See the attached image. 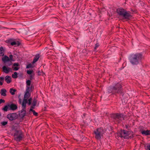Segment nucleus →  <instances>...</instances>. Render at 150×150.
Masks as SVG:
<instances>
[{
  "instance_id": "1",
  "label": "nucleus",
  "mask_w": 150,
  "mask_h": 150,
  "mask_svg": "<svg viewBox=\"0 0 150 150\" xmlns=\"http://www.w3.org/2000/svg\"><path fill=\"white\" fill-rule=\"evenodd\" d=\"M142 56L140 53L132 54L129 56V59L130 62L133 65H137L141 61Z\"/></svg>"
},
{
  "instance_id": "2",
  "label": "nucleus",
  "mask_w": 150,
  "mask_h": 150,
  "mask_svg": "<svg viewBox=\"0 0 150 150\" xmlns=\"http://www.w3.org/2000/svg\"><path fill=\"white\" fill-rule=\"evenodd\" d=\"M117 12L118 14L122 16L125 19H129L131 16L129 12L126 11L123 9H117Z\"/></svg>"
},
{
  "instance_id": "3",
  "label": "nucleus",
  "mask_w": 150,
  "mask_h": 150,
  "mask_svg": "<svg viewBox=\"0 0 150 150\" xmlns=\"http://www.w3.org/2000/svg\"><path fill=\"white\" fill-rule=\"evenodd\" d=\"M122 87L121 83H120L115 82L114 83L113 86L110 87V90L112 91H115L118 92Z\"/></svg>"
},
{
  "instance_id": "4",
  "label": "nucleus",
  "mask_w": 150,
  "mask_h": 150,
  "mask_svg": "<svg viewBox=\"0 0 150 150\" xmlns=\"http://www.w3.org/2000/svg\"><path fill=\"white\" fill-rule=\"evenodd\" d=\"M104 131L102 128H98L95 130L94 133L95 134V137L98 139H100L104 133Z\"/></svg>"
},
{
  "instance_id": "5",
  "label": "nucleus",
  "mask_w": 150,
  "mask_h": 150,
  "mask_svg": "<svg viewBox=\"0 0 150 150\" xmlns=\"http://www.w3.org/2000/svg\"><path fill=\"white\" fill-rule=\"evenodd\" d=\"M131 132L125 130H121L119 136L121 137H124L125 139H127L131 137L129 135Z\"/></svg>"
},
{
  "instance_id": "6",
  "label": "nucleus",
  "mask_w": 150,
  "mask_h": 150,
  "mask_svg": "<svg viewBox=\"0 0 150 150\" xmlns=\"http://www.w3.org/2000/svg\"><path fill=\"white\" fill-rule=\"evenodd\" d=\"M112 116L114 119L115 121L117 122L118 123L120 122L124 119L123 115L122 114H114Z\"/></svg>"
},
{
  "instance_id": "7",
  "label": "nucleus",
  "mask_w": 150,
  "mask_h": 150,
  "mask_svg": "<svg viewBox=\"0 0 150 150\" xmlns=\"http://www.w3.org/2000/svg\"><path fill=\"white\" fill-rule=\"evenodd\" d=\"M15 139L17 141H19L22 139V134L20 131H16L14 134Z\"/></svg>"
},
{
  "instance_id": "8",
  "label": "nucleus",
  "mask_w": 150,
  "mask_h": 150,
  "mask_svg": "<svg viewBox=\"0 0 150 150\" xmlns=\"http://www.w3.org/2000/svg\"><path fill=\"white\" fill-rule=\"evenodd\" d=\"M7 117L10 120L12 121L17 118L18 116L16 113H10L7 115Z\"/></svg>"
},
{
  "instance_id": "9",
  "label": "nucleus",
  "mask_w": 150,
  "mask_h": 150,
  "mask_svg": "<svg viewBox=\"0 0 150 150\" xmlns=\"http://www.w3.org/2000/svg\"><path fill=\"white\" fill-rule=\"evenodd\" d=\"M2 69L3 71L6 74H8L12 71V69L11 68L6 66H4L2 67Z\"/></svg>"
},
{
  "instance_id": "10",
  "label": "nucleus",
  "mask_w": 150,
  "mask_h": 150,
  "mask_svg": "<svg viewBox=\"0 0 150 150\" xmlns=\"http://www.w3.org/2000/svg\"><path fill=\"white\" fill-rule=\"evenodd\" d=\"M7 42L10 43L12 45H19L20 44V43L18 41H12V40L11 39L8 40L6 41Z\"/></svg>"
},
{
  "instance_id": "11",
  "label": "nucleus",
  "mask_w": 150,
  "mask_h": 150,
  "mask_svg": "<svg viewBox=\"0 0 150 150\" xmlns=\"http://www.w3.org/2000/svg\"><path fill=\"white\" fill-rule=\"evenodd\" d=\"M25 109H22L21 111L19 112V116L22 118H23L25 116Z\"/></svg>"
},
{
  "instance_id": "12",
  "label": "nucleus",
  "mask_w": 150,
  "mask_h": 150,
  "mask_svg": "<svg viewBox=\"0 0 150 150\" xmlns=\"http://www.w3.org/2000/svg\"><path fill=\"white\" fill-rule=\"evenodd\" d=\"M10 110H16L18 107L17 106L14 104H10Z\"/></svg>"
},
{
  "instance_id": "13",
  "label": "nucleus",
  "mask_w": 150,
  "mask_h": 150,
  "mask_svg": "<svg viewBox=\"0 0 150 150\" xmlns=\"http://www.w3.org/2000/svg\"><path fill=\"white\" fill-rule=\"evenodd\" d=\"M10 104H7L5 105L3 108L2 110L4 111H7L8 110H10Z\"/></svg>"
},
{
  "instance_id": "14",
  "label": "nucleus",
  "mask_w": 150,
  "mask_h": 150,
  "mask_svg": "<svg viewBox=\"0 0 150 150\" xmlns=\"http://www.w3.org/2000/svg\"><path fill=\"white\" fill-rule=\"evenodd\" d=\"M28 102V100L23 99L22 104V109H25V107L26 106V104Z\"/></svg>"
},
{
  "instance_id": "15",
  "label": "nucleus",
  "mask_w": 150,
  "mask_h": 150,
  "mask_svg": "<svg viewBox=\"0 0 150 150\" xmlns=\"http://www.w3.org/2000/svg\"><path fill=\"white\" fill-rule=\"evenodd\" d=\"M28 102V100L23 99L22 104V109H25V107L26 106V104Z\"/></svg>"
},
{
  "instance_id": "16",
  "label": "nucleus",
  "mask_w": 150,
  "mask_h": 150,
  "mask_svg": "<svg viewBox=\"0 0 150 150\" xmlns=\"http://www.w3.org/2000/svg\"><path fill=\"white\" fill-rule=\"evenodd\" d=\"M2 61L4 63L9 61V58L7 56H5L2 58Z\"/></svg>"
},
{
  "instance_id": "17",
  "label": "nucleus",
  "mask_w": 150,
  "mask_h": 150,
  "mask_svg": "<svg viewBox=\"0 0 150 150\" xmlns=\"http://www.w3.org/2000/svg\"><path fill=\"white\" fill-rule=\"evenodd\" d=\"M5 80L7 83H10L11 81V77L8 76H6L5 78Z\"/></svg>"
},
{
  "instance_id": "18",
  "label": "nucleus",
  "mask_w": 150,
  "mask_h": 150,
  "mask_svg": "<svg viewBox=\"0 0 150 150\" xmlns=\"http://www.w3.org/2000/svg\"><path fill=\"white\" fill-rule=\"evenodd\" d=\"M30 94L29 92H25L24 95V99H25L28 100V99L29 98L30 96Z\"/></svg>"
},
{
  "instance_id": "19",
  "label": "nucleus",
  "mask_w": 150,
  "mask_h": 150,
  "mask_svg": "<svg viewBox=\"0 0 150 150\" xmlns=\"http://www.w3.org/2000/svg\"><path fill=\"white\" fill-rule=\"evenodd\" d=\"M40 57L39 54L36 55L34 59L33 62V63L34 64L38 61Z\"/></svg>"
},
{
  "instance_id": "20",
  "label": "nucleus",
  "mask_w": 150,
  "mask_h": 150,
  "mask_svg": "<svg viewBox=\"0 0 150 150\" xmlns=\"http://www.w3.org/2000/svg\"><path fill=\"white\" fill-rule=\"evenodd\" d=\"M141 132L143 134H145L146 135L150 134V131L148 130H147L146 131L143 130Z\"/></svg>"
},
{
  "instance_id": "21",
  "label": "nucleus",
  "mask_w": 150,
  "mask_h": 150,
  "mask_svg": "<svg viewBox=\"0 0 150 150\" xmlns=\"http://www.w3.org/2000/svg\"><path fill=\"white\" fill-rule=\"evenodd\" d=\"M6 91L4 89H2L1 90V95L3 96H6Z\"/></svg>"
},
{
  "instance_id": "22",
  "label": "nucleus",
  "mask_w": 150,
  "mask_h": 150,
  "mask_svg": "<svg viewBox=\"0 0 150 150\" xmlns=\"http://www.w3.org/2000/svg\"><path fill=\"white\" fill-rule=\"evenodd\" d=\"M34 108H33V107H31L30 109V111L33 112V113L34 115L37 116L38 115V113L36 112L35 110H33Z\"/></svg>"
},
{
  "instance_id": "23",
  "label": "nucleus",
  "mask_w": 150,
  "mask_h": 150,
  "mask_svg": "<svg viewBox=\"0 0 150 150\" xmlns=\"http://www.w3.org/2000/svg\"><path fill=\"white\" fill-rule=\"evenodd\" d=\"M36 103L37 100L35 99H34L32 103V106L31 107H33V108H34L36 105Z\"/></svg>"
},
{
  "instance_id": "24",
  "label": "nucleus",
  "mask_w": 150,
  "mask_h": 150,
  "mask_svg": "<svg viewBox=\"0 0 150 150\" xmlns=\"http://www.w3.org/2000/svg\"><path fill=\"white\" fill-rule=\"evenodd\" d=\"M16 90L13 88H11L10 89V92L12 95H13L15 94V92Z\"/></svg>"
},
{
  "instance_id": "25",
  "label": "nucleus",
  "mask_w": 150,
  "mask_h": 150,
  "mask_svg": "<svg viewBox=\"0 0 150 150\" xmlns=\"http://www.w3.org/2000/svg\"><path fill=\"white\" fill-rule=\"evenodd\" d=\"M17 73L16 72H15L14 74L12 75V77L14 79L16 78L17 77Z\"/></svg>"
},
{
  "instance_id": "26",
  "label": "nucleus",
  "mask_w": 150,
  "mask_h": 150,
  "mask_svg": "<svg viewBox=\"0 0 150 150\" xmlns=\"http://www.w3.org/2000/svg\"><path fill=\"white\" fill-rule=\"evenodd\" d=\"M4 50L2 47H0V54L2 55H3L4 54Z\"/></svg>"
},
{
  "instance_id": "27",
  "label": "nucleus",
  "mask_w": 150,
  "mask_h": 150,
  "mask_svg": "<svg viewBox=\"0 0 150 150\" xmlns=\"http://www.w3.org/2000/svg\"><path fill=\"white\" fill-rule=\"evenodd\" d=\"M146 150H150V144H148L145 146Z\"/></svg>"
},
{
  "instance_id": "28",
  "label": "nucleus",
  "mask_w": 150,
  "mask_h": 150,
  "mask_svg": "<svg viewBox=\"0 0 150 150\" xmlns=\"http://www.w3.org/2000/svg\"><path fill=\"white\" fill-rule=\"evenodd\" d=\"M31 81L30 80H27V81H26V83L27 86H30L31 84Z\"/></svg>"
},
{
  "instance_id": "29",
  "label": "nucleus",
  "mask_w": 150,
  "mask_h": 150,
  "mask_svg": "<svg viewBox=\"0 0 150 150\" xmlns=\"http://www.w3.org/2000/svg\"><path fill=\"white\" fill-rule=\"evenodd\" d=\"M31 89V88L29 86H26V92L29 91Z\"/></svg>"
},
{
  "instance_id": "30",
  "label": "nucleus",
  "mask_w": 150,
  "mask_h": 150,
  "mask_svg": "<svg viewBox=\"0 0 150 150\" xmlns=\"http://www.w3.org/2000/svg\"><path fill=\"white\" fill-rule=\"evenodd\" d=\"M9 61H14L15 60L13 59V56L12 55H9Z\"/></svg>"
},
{
  "instance_id": "31",
  "label": "nucleus",
  "mask_w": 150,
  "mask_h": 150,
  "mask_svg": "<svg viewBox=\"0 0 150 150\" xmlns=\"http://www.w3.org/2000/svg\"><path fill=\"white\" fill-rule=\"evenodd\" d=\"M33 67L32 65L31 64H29L26 66V68H29Z\"/></svg>"
},
{
  "instance_id": "32",
  "label": "nucleus",
  "mask_w": 150,
  "mask_h": 150,
  "mask_svg": "<svg viewBox=\"0 0 150 150\" xmlns=\"http://www.w3.org/2000/svg\"><path fill=\"white\" fill-rule=\"evenodd\" d=\"M32 98H30L28 100V105H30L31 104Z\"/></svg>"
},
{
  "instance_id": "33",
  "label": "nucleus",
  "mask_w": 150,
  "mask_h": 150,
  "mask_svg": "<svg viewBox=\"0 0 150 150\" xmlns=\"http://www.w3.org/2000/svg\"><path fill=\"white\" fill-rule=\"evenodd\" d=\"M7 124V122L6 121H4L1 122V124L3 126H5Z\"/></svg>"
},
{
  "instance_id": "34",
  "label": "nucleus",
  "mask_w": 150,
  "mask_h": 150,
  "mask_svg": "<svg viewBox=\"0 0 150 150\" xmlns=\"http://www.w3.org/2000/svg\"><path fill=\"white\" fill-rule=\"evenodd\" d=\"M32 72L33 71L31 70H28L27 71V74L29 75H31Z\"/></svg>"
},
{
  "instance_id": "35",
  "label": "nucleus",
  "mask_w": 150,
  "mask_h": 150,
  "mask_svg": "<svg viewBox=\"0 0 150 150\" xmlns=\"http://www.w3.org/2000/svg\"><path fill=\"white\" fill-rule=\"evenodd\" d=\"M13 66H14V67H15V66L18 67L19 66V65L18 63H14L13 64Z\"/></svg>"
},
{
  "instance_id": "36",
  "label": "nucleus",
  "mask_w": 150,
  "mask_h": 150,
  "mask_svg": "<svg viewBox=\"0 0 150 150\" xmlns=\"http://www.w3.org/2000/svg\"><path fill=\"white\" fill-rule=\"evenodd\" d=\"M4 79V77L1 76L0 77V81L2 82L3 81Z\"/></svg>"
},
{
  "instance_id": "37",
  "label": "nucleus",
  "mask_w": 150,
  "mask_h": 150,
  "mask_svg": "<svg viewBox=\"0 0 150 150\" xmlns=\"http://www.w3.org/2000/svg\"><path fill=\"white\" fill-rule=\"evenodd\" d=\"M19 69V68L17 67H14L13 70L14 71H17Z\"/></svg>"
},
{
  "instance_id": "38",
  "label": "nucleus",
  "mask_w": 150,
  "mask_h": 150,
  "mask_svg": "<svg viewBox=\"0 0 150 150\" xmlns=\"http://www.w3.org/2000/svg\"><path fill=\"white\" fill-rule=\"evenodd\" d=\"M5 102V100L2 99H0V104H1L2 103H4Z\"/></svg>"
},
{
  "instance_id": "39",
  "label": "nucleus",
  "mask_w": 150,
  "mask_h": 150,
  "mask_svg": "<svg viewBox=\"0 0 150 150\" xmlns=\"http://www.w3.org/2000/svg\"><path fill=\"white\" fill-rule=\"evenodd\" d=\"M99 45L98 43H96L95 45V49H96V48L99 46Z\"/></svg>"
},
{
  "instance_id": "40",
  "label": "nucleus",
  "mask_w": 150,
  "mask_h": 150,
  "mask_svg": "<svg viewBox=\"0 0 150 150\" xmlns=\"http://www.w3.org/2000/svg\"><path fill=\"white\" fill-rule=\"evenodd\" d=\"M33 75H30V79H31V80H32V79H33Z\"/></svg>"
},
{
  "instance_id": "41",
  "label": "nucleus",
  "mask_w": 150,
  "mask_h": 150,
  "mask_svg": "<svg viewBox=\"0 0 150 150\" xmlns=\"http://www.w3.org/2000/svg\"><path fill=\"white\" fill-rule=\"evenodd\" d=\"M3 85V82L0 81V85Z\"/></svg>"
},
{
  "instance_id": "42",
  "label": "nucleus",
  "mask_w": 150,
  "mask_h": 150,
  "mask_svg": "<svg viewBox=\"0 0 150 150\" xmlns=\"http://www.w3.org/2000/svg\"><path fill=\"white\" fill-rule=\"evenodd\" d=\"M19 102L20 103H21V99H19Z\"/></svg>"
},
{
  "instance_id": "43",
  "label": "nucleus",
  "mask_w": 150,
  "mask_h": 150,
  "mask_svg": "<svg viewBox=\"0 0 150 150\" xmlns=\"http://www.w3.org/2000/svg\"><path fill=\"white\" fill-rule=\"evenodd\" d=\"M11 63H10V64H8V66H10L11 65Z\"/></svg>"
}]
</instances>
